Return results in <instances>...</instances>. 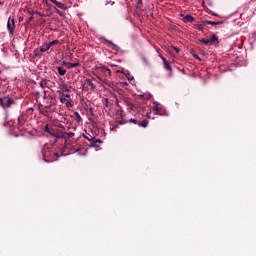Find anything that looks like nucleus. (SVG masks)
Wrapping results in <instances>:
<instances>
[{"label":"nucleus","instance_id":"nucleus-31","mask_svg":"<svg viewBox=\"0 0 256 256\" xmlns=\"http://www.w3.org/2000/svg\"><path fill=\"white\" fill-rule=\"evenodd\" d=\"M202 30H203V26H199L198 31H202Z\"/></svg>","mask_w":256,"mask_h":256},{"label":"nucleus","instance_id":"nucleus-14","mask_svg":"<svg viewBox=\"0 0 256 256\" xmlns=\"http://www.w3.org/2000/svg\"><path fill=\"white\" fill-rule=\"evenodd\" d=\"M49 49H51V48H50V46H49L48 43H44V44L40 47L41 53H46V51H49Z\"/></svg>","mask_w":256,"mask_h":256},{"label":"nucleus","instance_id":"nucleus-17","mask_svg":"<svg viewBox=\"0 0 256 256\" xmlns=\"http://www.w3.org/2000/svg\"><path fill=\"white\" fill-rule=\"evenodd\" d=\"M74 115H75L76 121L78 123H82L83 122V118H81V115L79 114V112H74Z\"/></svg>","mask_w":256,"mask_h":256},{"label":"nucleus","instance_id":"nucleus-23","mask_svg":"<svg viewBox=\"0 0 256 256\" xmlns=\"http://www.w3.org/2000/svg\"><path fill=\"white\" fill-rule=\"evenodd\" d=\"M125 123H129V121L121 120L118 122V125H125Z\"/></svg>","mask_w":256,"mask_h":256},{"label":"nucleus","instance_id":"nucleus-5","mask_svg":"<svg viewBox=\"0 0 256 256\" xmlns=\"http://www.w3.org/2000/svg\"><path fill=\"white\" fill-rule=\"evenodd\" d=\"M98 73H102L105 77H111V70L105 66L98 67Z\"/></svg>","mask_w":256,"mask_h":256},{"label":"nucleus","instance_id":"nucleus-33","mask_svg":"<svg viewBox=\"0 0 256 256\" xmlns=\"http://www.w3.org/2000/svg\"><path fill=\"white\" fill-rule=\"evenodd\" d=\"M195 59H200L198 55H194Z\"/></svg>","mask_w":256,"mask_h":256},{"label":"nucleus","instance_id":"nucleus-4","mask_svg":"<svg viewBox=\"0 0 256 256\" xmlns=\"http://www.w3.org/2000/svg\"><path fill=\"white\" fill-rule=\"evenodd\" d=\"M7 29L9 31V35H15V18L9 17L7 22Z\"/></svg>","mask_w":256,"mask_h":256},{"label":"nucleus","instance_id":"nucleus-20","mask_svg":"<svg viewBox=\"0 0 256 256\" xmlns=\"http://www.w3.org/2000/svg\"><path fill=\"white\" fill-rule=\"evenodd\" d=\"M65 135L68 137V139H71V137H74L75 136V133H64L63 137H65Z\"/></svg>","mask_w":256,"mask_h":256},{"label":"nucleus","instance_id":"nucleus-28","mask_svg":"<svg viewBox=\"0 0 256 256\" xmlns=\"http://www.w3.org/2000/svg\"><path fill=\"white\" fill-rule=\"evenodd\" d=\"M33 19H35V17L32 15V16L28 19V23H31V21H33Z\"/></svg>","mask_w":256,"mask_h":256},{"label":"nucleus","instance_id":"nucleus-32","mask_svg":"<svg viewBox=\"0 0 256 256\" xmlns=\"http://www.w3.org/2000/svg\"><path fill=\"white\" fill-rule=\"evenodd\" d=\"M57 13H59V15H63L60 10H57Z\"/></svg>","mask_w":256,"mask_h":256},{"label":"nucleus","instance_id":"nucleus-15","mask_svg":"<svg viewBox=\"0 0 256 256\" xmlns=\"http://www.w3.org/2000/svg\"><path fill=\"white\" fill-rule=\"evenodd\" d=\"M223 22L219 21V22H215V21H209V20H205L204 21V25H222Z\"/></svg>","mask_w":256,"mask_h":256},{"label":"nucleus","instance_id":"nucleus-10","mask_svg":"<svg viewBox=\"0 0 256 256\" xmlns=\"http://www.w3.org/2000/svg\"><path fill=\"white\" fill-rule=\"evenodd\" d=\"M99 143H103L101 139H96L90 142L89 147H95L96 149H99Z\"/></svg>","mask_w":256,"mask_h":256},{"label":"nucleus","instance_id":"nucleus-16","mask_svg":"<svg viewBox=\"0 0 256 256\" xmlns=\"http://www.w3.org/2000/svg\"><path fill=\"white\" fill-rule=\"evenodd\" d=\"M57 69H58L59 75H61V76L65 75L67 73V70L61 66H58Z\"/></svg>","mask_w":256,"mask_h":256},{"label":"nucleus","instance_id":"nucleus-6","mask_svg":"<svg viewBox=\"0 0 256 256\" xmlns=\"http://www.w3.org/2000/svg\"><path fill=\"white\" fill-rule=\"evenodd\" d=\"M45 131L46 133H49V135H51L52 137H56V139H59V137H61V135L55 132V130L50 129L49 124H46Z\"/></svg>","mask_w":256,"mask_h":256},{"label":"nucleus","instance_id":"nucleus-11","mask_svg":"<svg viewBox=\"0 0 256 256\" xmlns=\"http://www.w3.org/2000/svg\"><path fill=\"white\" fill-rule=\"evenodd\" d=\"M67 101H71V95L69 94L60 95V102L65 103Z\"/></svg>","mask_w":256,"mask_h":256},{"label":"nucleus","instance_id":"nucleus-3","mask_svg":"<svg viewBox=\"0 0 256 256\" xmlns=\"http://www.w3.org/2000/svg\"><path fill=\"white\" fill-rule=\"evenodd\" d=\"M128 123H134V125H138V127H148L149 125V120L144 119L142 122L135 119V118H131L130 120H128Z\"/></svg>","mask_w":256,"mask_h":256},{"label":"nucleus","instance_id":"nucleus-12","mask_svg":"<svg viewBox=\"0 0 256 256\" xmlns=\"http://www.w3.org/2000/svg\"><path fill=\"white\" fill-rule=\"evenodd\" d=\"M50 1H51V3L56 5V7H58L59 9H66L65 4L58 2L57 0H50Z\"/></svg>","mask_w":256,"mask_h":256},{"label":"nucleus","instance_id":"nucleus-26","mask_svg":"<svg viewBox=\"0 0 256 256\" xmlns=\"http://www.w3.org/2000/svg\"><path fill=\"white\" fill-rule=\"evenodd\" d=\"M46 85H47V83H45V81L42 80V81L40 82V87H42V89H43V87H45Z\"/></svg>","mask_w":256,"mask_h":256},{"label":"nucleus","instance_id":"nucleus-22","mask_svg":"<svg viewBox=\"0 0 256 256\" xmlns=\"http://www.w3.org/2000/svg\"><path fill=\"white\" fill-rule=\"evenodd\" d=\"M42 153H43L45 163H51V161L45 158V150H42Z\"/></svg>","mask_w":256,"mask_h":256},{"label":"nucleus","instance_id":"nucleus-24","mask_svg":"<svg viewBox=\"0 0 256 256\" xmlns=\"http://www.w3.org/2000/svg\"><path fill=\"white\" fill-rule=\"evenodd\" d=\"M104 41H106V43H109V45H113L114 47H117V45H115L113 42L107 40V39H104Z\"/></svg>","mask_w":256,"mask_h":256},{"label":"nucleus","instance_id":"nucleus-34","mask_svg":"<svg viewBox=\"0 0 256 256\" xmlns=\"http://www.w3.org/2000/svg\"><path fill=\"white\" fill-rule=\"evenodd\" d=\"M63 89H65L66 91H69V89H67V86H64Z\"/></svg>","mask_w":256,"mask_h":256},{"label":"nucleus","instance_id":"nucleus-37","mask_svg":"<svg viewBox=\"0 0 256 256\" xmlns=\"http://www.w3.org/2000/svg\"><path fill=\"white\" fill-rule=\"evenodd\" d=\"M213 15H214L215 17H217V13H214Z\"/></svg>","mask_w":256,"mask_h":256},{"label":"nucleus","instance_id":"nucleus-25","mask_svg":"<svg viewBox=\"0 0 256 256\" xmlns=\"http://www.w3.org/2000/svg\"><path fill=\"white\" fill-rule=\"evenodd\" d=\"M172 49H173L174 51H176V53H179V51H181V49H179V48L176 47V46H173Z\"/></svg>","mask_w":256,"mask_h":256},{"label":"nucleus","instance_id":"nucleus-9","mask_svg":"<svg viewBox=\"0 0 256 256\" xmlns=\"http://www.w3.org/2000/svg\"><path fill=\"white\" fill-rule=\"evenodd\" d=\"M63 65L67 69H75V67H79V63H71V62H66V61H63Z\"/></svg>","mask_w":256,"mask_h":256},{"label":"nucleus","instance_id":"nucleus-27","mask_svg":"<svg viewBox=\"0 0 256 256\" xmlns=\"http://www.w3.org/2000/svg\"><path fill=\"white\" fill-rule=\"evenodd\" d=\"M28 13H29V15H31V16H33V15H35V14H36V12H35V11H31V10H29V11H28Z\"/></svg>","mask_w":256,"mask_h":256},{"label":"nucleus","instance_id":"nucleus-19","mask_svg":"<svg viewBox=\"0 0 256 256\" xmlns=\"http://www.w3.org/2000/svg\"><path fill=\"white\" fill-rule=\"evenodd\" d=\"M53 45H59V40H53L51 42L48 43V46L51 48L53 47Z\"/></svg>","mask_w":256,"mask_h":256},{"label":"nucleus","instance_id":"nucleus-1","mask_svg":"<svg viewBox=\"0 0 256 256\" xmlns=\"http://www.w3.org/2000/svg\"><path fill=\"white\" fill-rule=\"evenodd\" d=\"M12 105H15V99L9 96L0 97V106L2 109H11Z\"/></svg>","mask_w":256,"mask_h":256},{"label":"nucleus","instance_id":"nucleus-21","mask_svg":"<svg viewBox=\"0 0 256 256\" xmlns=\"http://www.w3.org/2000/svg\"><path fill=\"white\" fill-rule=\"evenodd\" d=\"M65 103V105H66V107L68 108V109H70V107H73V104L71 103V100H68V101H66V102H64Z\"/></svg>","mask_w":256,"mask_h":256},{"label":"nucleus","instance_id":"nucleus-38","mask_svg":"<svg viewBox=\"0 0 256 256\" xmlns=\"http://www.w3.org/2000/svg\"><path fill=\"white\" fill-rule=\"evenodd\" d=\"M213 15H214L215 17H217V13H214Z\"/></svg>","mask_w":256,"mask_h":256},{"label":"nucleus","instance_id":"nucleus-18","mask_svg":"<svg viewBox=\"0 0 256 256\" xmlns=\"http://www.w3.org/2000/svg\"><path fill=\"white\" fill-rule=\"evenodd\" d=\"M87 85H89V87H91V89H95L96 86L94 85L93 81H91V79H87L86 80Z\"/></svg>","mask_w":256,"mask_h":256},{"label":"nucleus","instance_id":"nucleus-35","mask_svg":"<svg viewBox=\"0 0 256 256\" xmlns=\"http://www.w3.org/2000/svg\"><path fill=\"white\" fill-rule=\"evenodd\" d=\"M105 103H109V99H105Z\"/></svg>","mask_w":256,"mask_h":256},{"label":"nucleus","instance_id":"nucleus-30","mask_svg":"<svg viewBox=\"0 0 256 256\" xmlns=\"http://www.w3.org/2000/svg\"><path fill=\"white\" fill-rule=\"evenodd\" d=\"M36 15H39V17H44L43 13L41 12H36Z\"/></svg>","mask_w":256,"mask_h":256},{"label":"nucleus","instance_id":"nucleus-7","mask_svg":"<svg viewBox=\"0 0 256 256\" xmlns=\"http://www.w3.org/2000/svg\"><path fill=\"white\" fill-rule=\"evenodd\" d=\"M160 59L163 61L164 69L166 71H173V68L171 67V64H169V61H167V58L163 57V55H160Z\"/></svg>","mask_w":256,"mask_h":256},{"label":"nucleus","instance_id":"nucleus-2","mask_svg":"<svg viewBox=\"0 0 256 256\" xmlns=\"http://www.w3.org/2000/svg\"><path fill=\"white\" fill-rule=\"evenodd\" d=\"M200 43H203V45H217L219 37L213 34L209 39H200Z\"/></svg>","mask_w":256,"mask_h":256},{"label":"nucleus","instance_id":"nucleus-29","mask_svg":"<svg viewBox=\"0 0 256 256\" xmlns=\"http://www.w3.org/2000/svg\"><path fill=\"white\" fill-rule=\"evenodd\" d=\"M127 77H128V79H129V81H133V79H134L133 76H131L130 74H128Z\"/></svg>","mask_w":256,"mask_h":256},{"label":"nucleus","instance_id":"nucleus-13","mask_svg":"<svg viewBox=\"0 0 256 256\" xmlns=\"http://www.w3.org/2000/svg\"><path fill=\"white\" fill-rule=\"evenodd\" d=\"M184 23H193L195 21V18L191 15H186L183 17Z\"/></svg>","mask_w":256,"mask_h":256},{"label":"nucleus","instance_id":"nucleus-8","mask_svg":"<svg viewBox=\"0 0 256 256\" xmlns=\"http://www.w3.org/2000/svg\"><path fill=\"white\" fill-rule=\"evenodd\" d=\"M155 106L153 107V111H155L156 115H164L163 114V109H161V104H159L158 102L154 103Z\"/></svg>","mask_w":256,"mask_h":256},{"label":"nucleus","instance_id":"nucleus-36","mask_svg":"<svg viewBox=\"0 0 256 256\" xmlns=\"http://www.w3.org/2000/svg\"><path fill=\"white\" fill-rule=\"evenodd\" d=\"M55 156H56V157H59V153L56 152V153H55Z\"/></svg>","mask_w":256,"mask_h":256}]
</instances>
